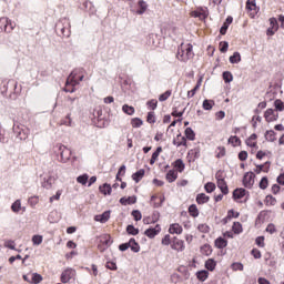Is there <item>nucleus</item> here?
Returning <instances> with one entry per match:
<instances>
[{
	"label": "nucleus",
	"instance_id": "1",
	"mask_svg": "<svg viewBox=\"0 0 284 284\" xmlns=\"http://www.w3.org/2000/svg\"><path fill=\"white\" fill-rule=\"evenodd\" d=\"M85 77V70L74 69L67 79L64 92H77V85L83 81Z\"/></svg>",
	"mask_w": 284,
	"mask_h": 284
},
{
	"label": "nucleus",
	"instance_id": "2",
	"mask_svg": "<svg viewBox=\"0 0 284 284\" xmlns=\"http://www.w3.org/2000/svg\"><path fill=\"white\" fill-rule=\"evenodd\" d=\"M176 59L186 63L190 59H194V47L192 43H181L178 48Z\"/></svg>",
	"mask_w": 284,
	"mask_h": 284
},
{
	"label": "nucleus",
	"instance_id": "3",
	"mask_svg": "<svg viewBox=\"0 0 284 284\" xmlns=\"http://www.w3.org/2000/svg\"><path fill=\"white\" fill-rule=\"evenodd\" d=\"M227 179V173L225 170H219L215 173V180H216V185L219 190H221L222 194L227 195L230 194V187L227 186V182L225 181Z\"/></svg>",
	"mask_w": 284,
	"mask_h": 284
},
{
	"label": "nucleus",
	"instance_id": "4",
	"mask_svg": "<svg viewBox=\"0 0 284 284\" xmlns=\"http://www.w3.org/2000/svg\"><path fill=\"white\" fill-rule=\"evenodd\" d=\"M53 152L55 154H60L61 163H68V160L72 156V151L61 143H58L53 146Z\"/></svg>",
	"mask_w": 284,
	"mask_h": 284
},
{
	"label": "nucleus",
	"instance_id": "5",
	"mask_svg": "<svg viewBox=\"0 0 284 284\" xmlns=\"http://www.w3.org/2000/svg\"><path fill=\"white\" fill-rule=\"evenodd\" d=\"M77 278V270L72 267H68L64 271H62L60 281L61 283H70V281H74Z\"/></svg>",
	"mask_w": 284,
	"mask_h": 284
},
{
	"label": "nucleus",
	"instance_id": "6",
	"mask_svg": "<svg viewBox=\"0 0 284 284\" xmlns=\"http://www.w3.org/2000/svg\"><path fill=\"white\" fill-rule=\"evenodd\" d=\"M110 245H112V236L110 234L101 235L98 244L99 252H105Z\"/></svg>",
	"mask_w": 284,
	"mask_h": 284
},
{
	"label": "nucleus",
	"instance_id": "7",
	"mask_svg": "<svg viewBox=\"0 0 284 284\" xmlns=\"http://www.w3.org/2000/svg\"><path fill=\"white\" fill-rule=\"evenodd\" d=\"M245 144L247 148H251V154H254V152L258 150V135H256V133L251 134L246 139Z\"/></svg>",
	"mask_w": 284,
	"mask_h": 284
},
{
	"label": "nucleus",
	"instance_id": "8",
	"mask_svg": "<svg viewBox=\"0 0 284 284\" xmlns=\"http://www.w3.org/2000/svg\"><path fill=\"white\" fill-rule=\"evenodd\" d=\"M258 10L261 9L256 6V0L246 1V12L251 19H254L258 14Z\"/></svg>",
	"mask_w": 284,
	"mask_h": 284
},
{
	"label": "nucleus",
	"instance_id": "9",
	"mask_svg": "<svg viewBox=\"0 0 284 284\" xmlns=\"http://www.w3.org/2000/svg\"><path fill=\"white\" fill-rule=\"evenodd\" d=\"M171 248L175 252H185V241L174 236L171 242Z\"/></svg>",
	"mask_w": 284,
	"mask_h": 284
},
{
	"label": "nucleus",
	"instance_id": "10",
	"mask_svg": "<svg viewBox=\"0 0 284 284\" xmlns=\"http://www.w3.org/2000/svg\"><path fill=\"white\" fill-rule=\"evenodd\" d=\"M254 179H256V175L254 174V172H246L243 176L244 187L252 190V187H254Z\"/></svg>",
	"mask_w": 284,
	"mask_h": 284
},
{
	"label": "nucleus",
	"instance_id": "11",
	"mask_svg": "<svg viewBox=\"0 0 284 284\" xmlns=\"http://www.w3.org/2000/svg\"><path fill=\"white\" fill-rule=\"evenodd\" d=\"M264 119L266 123H274V121H278V113L274 109H267L264 112Z\"/></svg>",
	"mask_w": 284,
	"mask_h": 284
},
{
	"label": "nucleus",
	"instance_id": "12",
	"mask_svg": "<svg viewBox=\"0 0 284 284\" xmlns=\"http://www.w3.org/2000/svg\"><path fill=\"white\" fill-rule=\"evenodd\" d=\"M13 130L20 141H26L30 136V130L28 128L21 129L20 126H16Z\"/></svg>",
	"mask_w": 284,
	"mask_h": 284
},
{
	"label": "nucleus",
	"instance_id": "13",
	"mask_svg": "<svg viewBox=\"0 0 284 284\" xmlns=\"http://www.w3.org/2000/svg\"><path fill=\"white\" fill-rule=\"evenodd\" d=\"M173 145H175L176 148H187V139L179 133L174 139H173Z\"/></svg>",
	"mask_w": 284,
	"mask_h": 284
},
{
	"label": "nucleus",
	"instance_id": "14",
	"mask_svg": "<svg viewBox=\"0 0 284 284\" xmlns=\"http://www.w3.org/2000/svg\"><path fill=\"white\" fill-rule=\"evenodd\" d=\"M200 156H201V149H199V148L191 149L187 152L189 163H194V161H196V159H200Z\"/></svg>",
	"mask_w": 284,
	"mask_h": 284
},
{
	"label": "nucleus",
	"instance_id": "15",
	"mask_svg": "<svg viewBox=\"0 0 284 284\" xmlns=\"http://www.w3.org/2000/svg\"><path fill=\"white\" fill-rule=\"evenodd\" d=\"M191 17H194V19H207V9L199 8L197 10H194L191 12Z\"/></svg>",
	"mask_w": 284,
	"mask_h": 284
},
{
	"label": "nucleus",
	"instance_id": "16",
	"mask_svg": "<svg viewBox=\"0 0 284 284\" xmlns=\"http://www.w3.org/2000/svg\"><path fill=\"white\" fill-rule=\"evenodd\" d=\"M161 233V225L156 224L153 229H148L144 234L148 236V239H154V236H158V234Z\"/></svg>",
	"mask_w": 284,
	"mask_h": 284
},
{
	"label": "nucleus",
	"instance_id": "17",
	"mask_svg": "<svg viewBox=\"0 0 284 284\" xmlns=\"http://www.w3.org/2000/svg\"><path fill=\"white\" fill-rule=\"evenodd\" d=\"M272 163L270 161L265 162L264 164H258L255 166L254 172L255 174H261V172H264L267 174L270 172V166Z\"/></svg>",
	"mask_w": 284,
	"mask_h": 284
},
{
	"label": "nucleus",
	"instance_id": "18",
	"mask_svg": "<svg viewBox=\"0 0 284 284\" xmlns=\"http://www.w3.org/2000/svg\"><path fill=\"white\" fill-rule=\"evenodd\" d=\"M94 221L98 223H108V221H110V211H105L102 214L95 215Z\"/></svg>",
	"mask_w": 284,
	"mask_h": 284
},
{
	"label": "nucleus",
	"instance_id": "19",
	"mask_svg": "<svg viewBox=\"0 0 284 284\" xmlns=\"http://www.w3.org/2000/svg\"><path fill=\"white\" fill-rule=\"evenodd\" d=\"M165 179L168 183H174L179 179V172L176 170H170L168 171Z\"/></svg>",
	"mask_w": 284,
	"mask_h": 284
},
{
	"label": "nucleus",
	"instance_id": "20",
	"mask_svg": "<svg viewBox=\"0 0 284 284\" xmlns=\"http://www.w3.org/2000/svg\"><path fill=\"white\" fill-rule=\"evenodd\" d=\"M169 233L170 234H183V226L179 223H173L169 227Z\"/></svg>",
	"mask_w": 284,
	"mask_h": 284
},
{
	"label": "nucleus",
	"instance_id": "21",
	"mask_svg": "<svg viewBox=\"0 0 284 284\" xmlns=\"http://www.w3.org/2000/svg\"><path fill=\"white\" fill-rule=\"evenodd\" d=\"M195 276L197 278V281H201V283H205V281H207V278L210 277V272L202 270V271H197L195 273Z\"/></svg>",
	"mask_w": 284,
	"mask_h": 284
},
{
	"label": "nucleus",
	"instance_id": "22",
	"mask_svg": "<svg viewBox=\"0 0 284 284\" xmlns=\"http://www.w3.org/2000/svg\"><path fill=\"white\" fill-rule=\"evenodd\" d=\"M197 205H205V203L210 202V196L205 193H199L195 199Z\"/></svg>",
	"mask_w": 284,
	"mask_h": 284
},
{
	"label": "nucleus",
	"instance_id": "23",
	"mask_svg": "<svg viewBox=\"0 0 284 284\" xmlns=\"http://www.w3.org/2000/svg\"><path fill=\"white\" fill-rule=\"evenodd\" d=\"M175 172H180L182 173L185 170V163L183 162V160L178 159L172 163Z\"/></svg>",
	"mask_w": 284,
	"mask_h": 284
},
{
	"label": "nucleus",
	"instance_id": "24",
	"mask_svg": "<svg viewBox=\"0 0 284 284\" xmlns=\"http://www.w3.org/2000/svg\"><path fill=\"white\" fill-rule=\"evenodd\" d=\"M247 194V191L245 189H235L233 191V199L234 201H240V199H243Z\"/></svg>",
	"mask_w": 284,
	"mask_h": 284
},
{
	"label": "nucleus",
	"instance_id": "25",
	"mask_svg": "<svg viewBox=\"0 0 284 284\" xmlns=\"http://www.w3.org/2000/svg\"><path fill=\"white\" fill-rule=\"evenodd\" d=\"M145 12H148V2L144 0H139L136 14H145Z\"/></svg>",
	"mask_w": 284,
	"mask_h": 284
},
{
	"label": "nucleus",
	"instance_id": "26",
	"mask_svg": "<svg viewBox=\"0 0 284 284\" xmlns=\"http://www.w3.org/2000/svg\"><path fill=\"white\" fill-rule=\"evenodd\" d=\"M8 18H0V32H12V28H9Z\"/></svg>",
	"mask_w": 284,
	"mask_h": 284
},
{
	"label": "nucleus",
	"instance_id": "27",
	"mask_svg": "<svg viewBox=\"0 0 284 284\" xmlns=\"http://www.w3.org/2000/svg\"><path fill=\"white\" fill-rule=\"evenodd\" d=\"M232 21H234V19L232 17H227L225 22L223 23V26L220 29V34H227V28H230Z\"/></svg>",
	"mask_w": 284,
	"mask_h": 284
},
{
	"label": "nucleus",
	"instance_id": "28",
	"mask_svg": "<svg viewBox=\"0 0 284 284\" xmlns=\"http://www.w3.org/2000/svg\"><path fill=\"white\" fill-rule=\"evenodd\" d=\"M120 203L121 205H134L136 203V196L121 197Z\"/></svg>",
	"mask_w": 284,
	"mask_h": 284
},
{
	"label": "nucleus",
	"instance_id": "29",
	"mask_svg": "<svg viewBox=\"0 0 284 284\" xmlns=\"http://www.w3.org/2000/svg\"><path fill=\"white\" fill-rule=\"evenodd\" d=\"M184 134H185L184 138H186L187 141L196 140V133H194V130H192V128H190V126L184 130Z\"/></svg>",
	"mask_w": 284,
	"mask_h": 284
},
{
	"label": "nucleus",
	"instance_id": "30",
	"mask_svg": "<svg viewBox=\"0 0 284 284\" xmlns=\"http://www.w3.org/2000/svg\"><path fill=\"white\" fill-rule=\"evenodd\" d=\"M101 194H104V196H110V194H112V186L108 183H104L103 185H101L99 187Z\"/></svg>",
	"mask_w": 284,
	"mask_h": 284
},
{
	"label": "nucleus",
	"instance_id": "31",
	"mask_svg": "<svg viewBox=\"0 0 284 284\" xmlns=\"http://www.w3.org/2000/svg\"><path fill=\"white\" fill-rule=\"evenodd\" d=\"M163 152V148L159 146L155 152H153L151 160H150V165H154L156 161H159V155Z\"/></svg>",
	"mask_w": 284,
	"mask_h": 284
},
{
	"label": "nucleus",
	"instance_id": "32",
	"mask_svg": "<svg viewBox=\"0 0 284 284\" xmlns=\"http://www.w3.org/2000/svg\"><path fill=\"white\" fill-rule=\"evenodd\" d=\"M227 143L230 145H232L233 148H239V145H241V138L236 136V135H231L229 138Z\"/></svg>",
	"mask_w": 284,
	"mask_h": 284
},
{
	"label": "nucleus",
	"instance_id": "33",
	"mask_svg": "<svg viewBox=\"0 0 284 284\" xmlns=\"http://www.w3.org/2000/svg\"><path fill=\"white\" fill-rule=\"evenodd\" d=\"M143 176H145V170L143 169L132 174V179L135 181V183H139Z\"/></svg>",
	"mask_w": 284,
	"mask_h": 284
},
{
	"label": "nucleus",
	"instance_id": "34",
	"mask_svg": "<svg viewBox=\"0 0 284 284\" xmlns=\"http://www.w3.org/2000/svg\"><path fill=\"white\" fill-rule=\"evenodd\" d=\"M215 247H217V250H223V247H227V241L223 237H217L215 240Z\"/></svg>",
	"mask_w": 284,
	"mask_h": 284
},
{
	"label": "nucleus",
	"instance_id": "35",
	"mask_svg": "<svg viewBox=\"0 0 284 284\" xmlns=\"http://www.w3.org/2000/svg\"><path fill=\"white\" fill-rule=\"evenodd\" d=\"M205 267L209 272H214V270H216V261H214V258H209L205 262Z\"/></svg>",
	"mask_w": 284,
	"mask_h": 284
},
{
	"label": "nucleus",
	"instance_id": "36",
	"mask_svg": "<svg viewBox=\"0 0 284 284\" xmlns=\"http://www.w3.org/2000/svg\"><path fill=\"white\" fill-rule=\"evenodd\" d=\"M129 247L132 252H140L141 251V246L138 244L136 240L131 239L129 241Z\"/></svg>",
	"mask_w": 284,
	"mask_h": 284
},
{
	"label": "nucleus",
	"instance_id": "37",
	"mask_svg": "<svg viewBox=\"0 0 284 284\" xmlns=\"http://www.w3.org/2000/svg\"><path fill=\"white\" fill-rule=\"evenodd\" d=\"M200 252L203 256H210L212 254V246L210 244H204L201 246Z\"/></svg>",
	"mask_w": 284,
	"mask_h": 284
},
{
	"label": "nucleus",
	"instance_id": "38",
	"mask_svg": "<svg viewBox=\"0 0 284 284\" xmlns=\"http://www.w3.org/2000/svg\"><path fill=\"white\" fill-rule=\"evenodd\" d=\"M199 90H201V80H199L196 85L191 91L187 92V99L194 98V95L196 94V92H199Z\"/></svg>",
	"mask_w": 284,
	"mask_h": 284
},
{
	"label": "nucleus",
	"instance_id": "39",
	"mask_svg": "<svg viewBox=\"0 0 284 284\" xmlns=\"http://www.w3.org/2000/svg\"><path fill=\"white\" fill-rule=\"evenodd\" d=\"M146 123H150V125H154L156 123V114L154 111H150L146 115Z\"/></svg>",
	"mask_w": 284,
	"mask_h": 284
},
{
	"label": "nucleus",
	"instance_id": "40",
	"mask_svg": "<svg viewBox=\"0 0 284 284\" xmlns=\"http://www.w3.org/2000/svg\"><path fill=\"white\" fill-rule=\"evenodd\" d=\"M274 108L277 112H284V102L281 99L274 101Z\"/></svg>",
	"mask_w": 284,
	"mask_h": 284
},
{
	"label": "nucleus",
	"instance_id": "41",
	"mask_svg": "<svg viewBox=\"0 0 284 284\" xmlns=\"http://www.w3.org/2000/svg\"><path fill=\"white\" fill-rule=\"evenodd\" d=\"M189 214L190 216H193V219H196V216H199V207H196V204H192L189 206Z\"/></svg>",
	"mask_w": 284,
	"mask_h": 284
},
{
	"label": "nucleus",
	"instance_id": "42",
	"mask_svg": "<svg viewBox=\"0 0 284 284\" xmlns=\"http://www.w3.org/2000/svg\"><path fill=\"white\" fill-rule=\"evenodd\" d=\"M41 281H43V276H41V274L39 273L31 274V284H39L41 283Z\"/></svg>",
	"mask_w": 284,
	"mask_h": 284
},
{
	"label": "nucleus",
	"instance_id": "43",
	"mask_svg": "<svg viewBox=\"0 0 284 284\" xmlns=\"http://www.w3.org/2000/svg\"><path fill=\"white\" fill-rule=\"evenodd\" d=\"M232 230L234 234H241L243 232V224H241V222H234Z\"/></svg>",
	"mask_w": 284,
	"mask_h": 284
},
{
	"label": "nucleus",
	"instance_id": "44",
	"mask_svg": "<svg viewBox=\"0 0 284 284\" xmlns=\"http://www.w3.org/2000/svg\"><path fill=\"white\" fill-rule=\"evenodd\" d=\"M122 111L124 112V114H128L129 116H132V114H134V112H136L134 106H130L128 104H124L122 106Z\"/></svg>",
	"mask_w": 284,
	"mask_h": 284
},
{
	"label": "nucleus",
	"instance_id": "45",
	"mask_svg": "<svg viewBox=\"0 0 284 284\" xmlns=\"http://www.w3.org/2000/svg\"><path fill=\"white\" fill-rule=\"evenodd\" d=\"M265 139L266 141H271V142L276 141V132H274V130L266 131Z\"/></svg>",
	"mask_w": 284,
	"mask_h": 284
},
{
	"label": "nucleus",
	"instance_id": "46",
	"mask_svg": "<svg viewBox=\"0 0 284 284\" xmlns=\"http://www.w3.org/2000/svg\"><path fill=\"white\" fill-rule=\"evenodd\" d=\"M204 190H205V192H207V194H212V192H214V190H216V184H214V182H207L204 185Z\"/></svg>",
	"mask_w": 284,
	"mask_h": 284
},
{
	"label": "nucleus",
	"instance_id": "47",
	"mask_svg": "<svg viewBox=\"0 0 284 284\" xmlns=\"http://www.w3.org/2000/svg\"><path fill=\"white\" fill-rule=\"evenodd\" d=\"M231 270H232L233 272H243V270H244L243 263H241V262H234V263L231 265Z\"/></svg>",
	"mask_w": 284,
	"mask_h": 284
},
{
	"label": "nucleus",
	"instance_id": "48",
	"mask_svg": "<svg viewBox=\"0 0 284 284\" xmlns=\"http://www.w3.org/2000/svg\"><path fill=\"white\" fill-rule=\"evenodd\" d=\"M88 179H90V176L87 173H84L77 178V182L80 183V185H87Z\"/></svg>",
	"mask_w": 284,
	"mask_h": 284
},
{
	"label": "nucleus",
	"instance_id": "49",
	"mask_svg": "<svg viewBox=\"0 0 284 284\" xmlns=\"http://www.w3.org/2000/svg\"><path fill=\"white\" fill-rule=\"evenodd\" d=\"M265 232H267L268 234H276V232H278V229L276 227V224L270 223L267 224Z\"/></svg>",
	"mask_w": 284,
	"mask_h": 284
},
{
	"label": "nucleus",
	"instance_id": "50",
	"mask_svg": "<svg viewBox=\"0 0 284 284\" xmlns=\"http://www.w3.org/2000/svg\"><path fill=\"white\" fill-rule=\"evenodd\" d=\"M223 80H224L225 83H232V81H234V77L232 75V72L224 71L223 72Z\"/></svg>",
	"mask_w": 284,
	"mask_h": 284
},
{
	"label": "nucleus",
	"instance_id": "51",
	"mask_svg": "<svg viewBox=\"0 0 284 284\" xmlns=\"http://www.w3.org/2000/svg\"><path fill=\"white\" fill-rule=\"evenodd\" d=\"M268 185L270 181L267 180V176L262 178L258 184L260 190H267Z\"/></svg>",
	"mask_w": 284,
	"mask_h": 284
},
{
	"label": "nucleus",
	"instance_id": "52",
	"mask_svg": "<svg viewBox=\"0 0 284 284\" xmlns=\"http://www.w3.org/2000/svg\"><path fill=\"white\" fill-rule=\"evenodd\" d=\"M264 203H265V205L274 206V205H276V197H274L272 195H266Z\"/></svg>",
	"mask_w": 284,
	"mask_h": 284
},
{
	"label": "nucleus",
	"instance_id": "53",
	"mask_svg": "<svg viewBox=\"0 0 284 284\" xmlns=\"http://www.w3.org/2000/svg\"><path fill=\"white\" fill-rule=\"evenodd\" d=\"M230 63H241V53L234 52L233 55L230 57Z\"/></svg>",
	"mask_w": 284,
	"mask_h": 284
},
{
	"label": "nucleus",
	"instance_id": "54",
	"mask_svg": "<svg viewBox=\"0 0 284 284\" xmlns=\"http://www.w3.org/2000/svg\"><path fill=\"white\" fill-rule=\"evenodd\" d=\"M202 108H203V110H212V108H214V101L213 100H204Z\"/></svg>",
	"mask_w": 284,
	"mask_h": 284
},
{
	"label": "nucleus",
	"instance_id": "55",
	"mask_svg": "<svg viewBox=\"0 0 284 284\" xmlns=\"http://www.w3.org/2000/svg\"><path fill=\"white\" fill-rule=\"evenodd\" d=\"M131 125L132 128H141V125H143V120L140 118H133L131 119Z\"/></svg>",
	"mask_w": 284,
	"mask_h": 284
},
{
	"label": "nucleus",
	"instance_id": "56",
	"mask_svg": "<svg viewBox=\"0 0 284 284\" xmlns=\"http://www.w3.org/2000/svg\"><path fill=\"white\" fill-rule=\"evenodd\" d=\"M171 97H172V90H168L164 93L160 94L159 101H161V102L168 101V99Z\"/></svg>",
	"mask_w": 284,
	"mask_h": 284
},
{
	"label": "nucleus",
	"instance_id": "57",
	"mask_svg": "<svg viewBox=\"0 0 284 284\" xmlns=\"http://www.w3.org/2000/svg\"><path fill=\"white\" fill-rule=\"evenodd\" d=\"M12 212L19 213L21 212V200H17L12 205H11Z\"/></svg>",
	"mask_w": 284,
	"mask_h": 284
},
{
	"label": "nucleus",
	"instance_id": "58",
	"mask_svg": "<svg viewBox=\"0 0 284 284\" xmlns=\"http://www.w3.org/2000/svg\"><path fill=\"white\" fill-rule=\"evenodd\" d=\"M225 154H226L225 146H219L216 149V158L217 159H223V156H225Z\"/></svg>",
	"mask_w": 284,
	"mask_h": 284
},
{
	"label": "nucleus",
	"instance_id": "59",
	"mask_svg": "<svg viewBox=\"0 0 284 284\" xmlns=\"http://www.w3.org/2000/svg\"><path fill=\"white\" fill-rule=\"evenodd\" d=\"M126 232H128V234H131L132 236H136V234H139V229L134 227V225H128Z\"/></svg>",
	"mask_w": 284,
	"mask_h": 284
},
{
	"label": "nucleus",
	"instance_id": "60",
	"mask_svg": "<svg viewBox=\"0 0 284 284\" xmlns=\"http://www.w3.org/2000/svg\"><path fill=\"white\" fill-rule=\"evenodd\" d=\"M146 105L150 110H156V108L159 105V101H156L155 99H152L146 102Z\"/></svg>",
	"mask_w": 284,
	"mask_h": 284
},
{
	"label": "nucleus",
	"instance_id": "61",
	"mask_svg": "<svg viewBox=\"0 0 284 284\" xmlns=\"http://www.w3.org/2000/svg\"><path fill=\"white\" fill-rule=\"evenodd\" d=\"M162 245H172V237L170 236V234L164 235V237H162L161 240Z\"/></svg>",
	"mask_w": 284,
	"mask_h": 284
},
{
	"label": "nucleus",
	"instance_id": "62",
	"mask_svg": "<svg viewBox=\"0 0 284 284\" xmlns=\"http://www.w3.org/2000/svg\"><path fill=\"white\" fill-rule=\"evenodd\" d=\"M197 230L199 232H202V234H207L210 232V226L207 224H199Z\"/></svg>",
	"mask_w": 284,
	"mask_h": 284
},
{
	"label": "nucleus",
	"instance_id": "63",
	"mask_svg": "<svg viewBox=\"0 0 284 284\" xmlns=\"http://www.w3.org/2000/svg\"><path fill=\"white\" fill-rule=\"evenodd\" d=\"M131 215L133 216L134 221H141V219H143V215L139 210L132 211Z\"/></svg>",
	"mask_w": 284,
	"mask_h": 284
},
{
	"label": "nucleus",
	"instance_id": "64",
	"mask_svg": "<svg viewBox=\"0 0 284 284\" xmlns=\"http://www.w3.org/2000/svg\"><path fill=\"white\" fill-rule=\"evenodd\" d=\"M230 48V44L227 41L220 42V52L225 53L227 52V49Z\"/></svg>",
	"mask_w": 284,
	"mask_h": 284
}]
</instances>
